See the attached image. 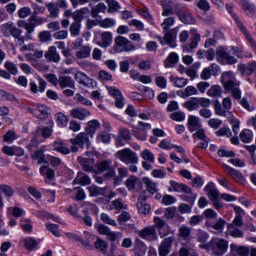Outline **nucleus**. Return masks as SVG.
Listing matches in <instances>:
<instances>
[{"label": "nucleus", "mask_w": 256, "mask_h": 256, "mask_svg": "<svg viewBox=\"0 0 256 256\" xmlns=\"http://www.w3.org/2000/svg\"><path fill=\"white\" fill-rule=\"evenodd\" d=\"M175 25V17H168L164 19L161 27L164 31V37L156 36V39L159 41L160 45H168L172 49L177 47V28L169 29Z\"/></svg>", "instance_id": "f257e3e1"}, {"label": "nucleus", "mask_w": 256, "mask_h": 256, "mask_svg": "<svg viewBox=\"0 0 256 256\" xmlns=\"http://www.w3.org/2000/svg\"><path fill=\"white\" fill-rule=\"evenodd\" d=\"M221 81L223 88L228 93L232 94V97L239 101L241 99V82L235 77L233 71L223 72L221 75Z\"/></svg>", "instance_id": "f03ea898"}, {"label": "nucleus", "mask_w": 256, "mask_h": 256, "mask_svg": "<svg viewBox=\"0 0 256 256\" xmlns=\"http://www.w3.org/2000/svg\"><path fill=\"white\" fill-rule=\"evenodd\" d=\"M201 249H208L214 256H223L229 249V241L221 238L212 239L206 245H200Z\"/></svg>", "instance_id": "7ed1b4c3"}, {"label": "nucleus", "mask_w": 256, "mask_h": 256, "mask_svg": "<svg viewBox=\"0 0 256 256\" xmlns=\"http://www.w3.org/2000/svg\"><path fill=\"white\" fill-rule=\"evenodd\" d=\"M4 37H13L18 45H24L25 37L22 35L23 30L13 25V22H7L2 25Z\"/></svg>", "instance_id": "20e7f679"}, {"label": "nucleus", "mask_w": 256, "mask_h": 256, "mask_svg": "<svg viewBox=\"0 0 256 256\" xmlns=\"http://www.w3.org/2000/svg\"><path fill=\"white\" fill-rule=\"evenodd\" d=\"M233 107V102L230 97H226L222 100V105L219 100H216L214 103L215 115L218 117H226V119H231L233 117V112L231 109Z\"/></svg>", "instance_id": "39448f33"}, {"label": "nucleus", "mask_w": 256, "mask_h": 256, "mask_svg": "<svg viewBox=\"0 0 256 256\" xmlns=\"http://www.w3.org/2000/svg\"><path fill=\"white\" fill-rule=\"evenodd\" d=\"M139 49V45H135L129 39L123 36H117L115 38L113 50L116 53H131V51H137Z\"/></svg>", "instance_id": "423d86ee"}, {"label": "nucleus", "mask_w": 256, "mask_h": 256, "mask_svg": "<svg viewBox=\"0 0 256 256\" xmlns=\"http://www.w3.org/2000/svg\"><path fill=\"white\" fill-rule=\"evenodd\" d=\"M91 135H89L86 132H80L78 135L75 136V138H71L69 141L71 143V151L72 153H77L80 149H89L91 147Z\"/></svg>", "instance_id": "0eeeda50"}, {"label": "nucleus", "mask_w": 256, "mask_h": 256, "mask_svg": "<svg viewBox=\"0 0 256 256\" xmlns=\"http://www.w3.org/2000/svg\"><path fill=\"white\" fill-rule=\"evenodd\" d=\"M226 10L228 11V13H230V15H232V19H234L237 27L240 29L241 33H243L244 37L250 43L252 49H254V51H256L255 39H253V36H251V34H249V31H247V27H245V25H243V22L240 21V19L237 16V14H235L233 12V6H231L229 4H226Z\"/></svg>", "instance_id": "6e6552de"}, {"label": "nucleus", "mask_w": 256, "mask_h": 256, "mask_svg": "<svg viewBox=\"0 0 256 256\" xmlns=\"http://www.w3.org/2000/svg\"><path fill=\"white\" fill-rule=\"evenodd\" d=\"M116 157L125 165H137L139 163V156L133 150L124 148L116 152Z\"/></svg>", "instance_id": "1a4fd4ad"}, {"label": "nucleus", "mask_w": 256, "mask_h": 256, "mask_svg": "<svg viewBox=\"0 0 256 256\" xmlns=\"http://www.w3.org/2000/svg\"><path fill=\"white\" fill-rule=\"evenodd\" d=\"M216 61L220 65H235L238 60L227 51V48L219 46L216 48Z\"/></svg>", "instance_id": "9d476101"}, {"label": "nucleus", "mask_w": 256, "mask_h": 256, "mask_svg": "<svg viewBox=\"0 0 256 256\" xmlns=\"http://www.w3.org/2000/svg\"><path fill=\"white\" fill-rule=\"evenodd\" d=\"M113 161L103 160L97 165V175L104 173V179L106 181H111L116 174L115 168L111 166Z\"/></svg>", "instance_id": "9b49d317"}, {"label": "nucleus", "mask_w": 256, "mask_h": 256, "mask_svg": "<svg viewBox=\"0 0 256 256\" xmlns=\"http://www.w3.org/2000/svg\"><path fill=\"white\" fill-rule=\"evenodd\" d=\"M122 231H135V222L131 220V215L127 211H122L117 218Z\"/></svg>", "instance_id": "f8f14e48"}, {"label": "nucleus", "mask_w": 256, "mask_h": 256, "mask_svg": "<svg viewBox=\"0 0 256 256\" xmlns=\"http://www.w3.org/2000/svg\"><path fill=\"white\" fill-rule=\"evenodd\" d=\"M154 227L155 229H158L161 239H164V237H167V235H171V233H173L171 226H169V224H167V222H165V220L159 216L154 217Z\"/></svg>", "instance_id": "ddd939ff"}, {"label": "nucleus", "mask_w": 256, "mask_h": 256, "mask_svg": "<svg viewBox=\"0 0 256 256\" xmlns=\"http://www.w3.org/2000/svg\"><path fill=\"white\" fill-rule=\"evenodd\" d=\"M75 81H77L79 85H83V87H88L89 89H95V87H97V82L81 71L75 74Z\"/></svg>", "instance_id": "4468645a"}, {"label": "nucleus", "mask_w": 256, "mask_h": 256, "mask_svg": "<svg viewBox=\"0 0 256 256\" xmlns=\"http://www.w3.org/2000/svg\"><path fill=\"white\" fill-rule=\"evenodd\" d=\"M27 111L38 119H47L49 117V108L45 105L36 104L33 108H28Z\"/></svg>", "instance_id": "2eb2a0df"}, {"label": "nucleus", "mask_w": 256, "mask_h": 256, "mask_svg": "<svg viewBox=\"0 0 256 256\" xmlns=\"http://www.w3.org/2000/svg\"><path fill=\"white\" fill-rule=\"evenodd\" d=\"M108 91L111 97H114L115 106L117 107V109H123V107H125V97H123V93H121V90H119L117 87L110 86L108 88Z\"/></svg>", "instance_id": "dca6fc26"}, {"label": "nucleus", "mask_w": 256, "mask_h": 256, "mask_svg": "<svg viewBox=\"0 0 256 256\" xmlns=\"http://www.w3.org/2000/svg\"><path fill=\"white\" fill-rule=\"evenodd\" d=\"M138 236L145 241H157V229L155 226H148L138 232Z\"/></svg>", "instance_id": "f3484780"}, {"label": "nucleus", "mask_w": 256, "mask_h": 256, "mask_svg": "<svg viewBox=\"0 0 256 256\" xmlns=\"http://www.w3.org/2000/svg\"><path fill=\"white\" fill-rule=\"evenodd\" d=\"M170 188L168 191H175L176 193H186V195H193V189L187 184L179 183L175 180H170Z\"/></svg>", "instance_id": "a211bd4d"}, {"label": "nucleus", "mask_w": 256, "mask_h": 256, "mask_svg": "<svg viewBox=\"0 0 256 256\" xmlns=\"http://www.w3.org/2000/svg\"><path fill=\"white\" fill-rule=\"evenodd\" d=\"M175 241V237L170 236L168 238H164L159 246V256H167L171 253V247L173 242Z\"/></svg>", "instance_id": "6ab92c4d"}, {"label": "nucleus", "mask_w": 256, "mask_h": 256, "mask_svg": "<svg viewBox=\"0 0 256 256\" xmlns=\"http://www.w3.org/2000/svg\"><path fill=\"white\" fill-rule=\"evenodd\" d=\"M223 169L227 171L228 175L236 181V183H245V176H243V173L241 171L227 165L223 164Z\"/></svg>", "instance_id": "aec40b11"}, {"label": "nucleus", "mask_w": 256, "mask_h": 256, "mask_svg": "<svg viewBox=\"0 0 256 256\" xmlns=\"http://www.w3.org/2000/svg\"><path fill=\"white\" fill-rule=\"evenodd\" d=\"M38 85L35 81L31 80L29 83L31 93H45V89H47V82L41 78L40 76L37 77Z\"/></svg>", "instance_id": "412c9836"}, {"label": "nucleus", "mask_w": 256, "mask_h": 256, "mask_svg": "<svg viewBox=\"0 0 256 256\" xmlns=\"http://www.w3.org/2000/svg\"><path fill=\"white\" fill-rule=\"evenodd\" d=\"M70 115L73 117V119H78V121H85L87 117H91V111L83 107H78L73 108L70 112Z\"/></svg>", "instance_id": "4be33fe9"}, {"label": "nucleus", "mask_w": 256, "mask_h": 256, "mask_svg": "<svg viewBox=\"0 0 256 256\" xmlns=\"http://www.w3.org/2000/svg\"><path fill=\"white\" fill-rule=\"evenodd\" d=\"M44 57L47 61L52 63H59V61H61V55L57 53V48L55 46H50Z\"/></svg>", "instance_id": "5701e85b"}, {"label": "nucleus", "mask_w": 256, "mask_h": 256, "mask_svg": "<svg viewBox=\"0 0 256 256\" xmlns=\"http://www.w3.org/2000/svg\"><path fill=\"white\" fill-rule=\"evenodd\" d=\"M238 71H240L242 75H253L256 71V61H252L248 64H239Z\"/></svg>", "instance_id": "b1692460"}, {"label": "nucleus", "mask_w": 256, "mask_h": 256, "mask_svg": "<svg viewBox=\"0 0 256 256\" xmlns=\"http://www.w3.org/2000/svg\"><path fill=\"white\" fill-rule=\"evenodd\" d=\"M230 253L232 255L249 256L250 250L247 246H239L237 244H230Z\"/></svg>", "instance_id": "393cba45"}, {"label": "nucleus", "mask_w": 256, "mask_h": 256, "mask_svg": "<svg viewBox=\"0 0 256 256\" xmlns=\"http://www.w3.org/2000/svg\"><path fill=\"white\" fill-rule=\"evenodd\" d=\"M72 183L73 185H81L82 187H85L91 185V177L83 172H78Z\"/></svg>", "instance_id": "a878e982"}, {"label": "nucleus", "mask_w": 256, "mask_h": 256, "mask_svg": "<svg viewBox=\"0 0 256 256\" xmlns=\"http://www.w3.org/2000/svg\"><path fill=\"white\" fill-rule=\"evenodd\" d=\"M208 197L210 201L213 202V206L217 211L222 209L223 203H221V200L219 199V190L217 188L208 192Z\"/></svg>", "instance_id": "bb28decb"}, {"label": "nucleus", "mask_w": 256, "mask_h": 256, "mask_svg": "<svg viewBox=\"0 0 256 256\" xmlns=\"http://www.w3.org/2000/svg\"><path fill=\"white\" fill-rule=\"evenodd\" d=\"M187 129L190 133H195L198 129H201V123H199V117L190 115L188 117Z\"/></svg>", "instance_id": "cd10ccee"}, {"label": "nucleus", "mask_w": 256, "mask_h": 256, "mask_svg": "<svg viewBox=\"0 0 256 256\" xmlns=\"http://www.w3.org/2000/svg\"><path fill=\"white\" fill-rule=\"evenodd\" d=\"M58 83L61 89H75V80L71 76H60Z\"/></svg>", "instance_id": "c85d7f7f"}, {"label": "nucleus", "mask_w": 256, "mask_h": 256, "mask_svg": "<svg viewBox=\"0 0 256 256\" xmlns=\"http://www.w3.org/2000/svg\"><path fill=\"white\" fill-rule=\"evenodd\" d=\"M179 63V55L176 52H171L164 60L165 69H171Z\"/></svg>", "instance_id": "c756f323"}, {"label": "nucleus", "mask_w": 256, "mask_h": 256, "mask_svg": "<svg viewBox=\"0 0 256 256\" xmlns=\"http://www.w3.org/2000/svg\"><path fill=\"white\" fill-rule=\"evenodd\" d=\"M99 127H101V124L97 120H90L87 122L85 132L90 135V139L95 137V133H97V129H99Z\"/></svg>", "instance_id": "7c9ffc66"}, {"label": "nucleus", "mask_w": 256, "mask_h": 256, "mask_svg": "<svg viewBox=\"0 0 256 256\" xmlns=\"http://www.w3.org/2000/svg\"><path fill=\"white\" fill-rule=\"evenodd\" d=\"M241 4L248 17H256V6L254 3H251L249 0H241Z\"/></svg>", "instance_id": "2f4dec72"}, {"label": "nucleus", "mask_w": 256, "mask_h": 256, "mask_svg": "<svg viewBox=\"0 0 256 256\" xmlns=\"http://www.w3.org/2000/svg\"><path fill=\"white\" fill-rule=\"evenodd\" d=\"M227 234L233 237V239H243L245 237V232L233 225H227Z\"/></svg>", "instance_id": "473e14b6"}, {"label": "nucleus", "mask_w": 256, "mask_h": 256, "mask_svg": "<svg viewBox=\"0 0 256 256\" xmlns=\"http://www.w3.org/2000/svg\"><path fill=\"white\" fill-rule=\"evenodd\" d=\"M78 163L86 173H91L93 171V160L79 156Z\"/></svg>", "instance_id": "72a5a7b5"}, {"label": "nucleus", "mask_w": 256, "mask_h": 256, "mask_svg": "<svg viewBox=\"0 0 256 256\" xmlns=\"http://www.w3.org/2000/svg\"><path fill=\"white\" fill-rule=\"evenodd\" d=\"M20 227L28 235L33 233V221L30 218H21Z\"/></svg>", "instance_id": "f704fd0d"}, {"label": "nucleus", "mask_w": 256, "mask_h": 256, "mask_svg": "<svg viewBox=\"0 0 256 256\" xmlns=\"http://www.w3.org/2000/svg\"><path fill=\"white\" fill-rule=\"evenodd\" d=\"M206 225L207 227H210V229L217 231V233H223L225 225H227V221H225L223 218H219L215 224H211L209 221H207Z\"/></svg>", "instance_id": "c9c22d12"}, {"label": "nucleus", "mask_w": 256, "mask_h": 256, "mask_svg": "<svg viewBox=\"0 0 256 256\" xmlns=\"http://www.w3.org/2000/svg\"><path fill=\"white\" fill-rule=\"evenodd\" d=\"M182 105L184 109H187V111H197V109H199V99L197 97H191Z\"/></svg>", "instance_id": "e433bc0d"}, {"label": "nucleus", "mask_w": 256, "mask_h": 256, "mask_svg": "<svg viewBox=\"0 0 256 256\" xmlns=\"http://www.w3.org/2000/svg\"><path fill=\"white\" fill-rule=\"evenodd\" d=\"M142 183H144L146 191H148L150 195H155V193H157V183L153 182L148 177H143Z\"/></svg>", "instance_id": "4c0bfd02"}, {"label": "nucleus", "mask_w": 256, "mask_h": 256, "mask_svg": "<svg viewBox=\"0 0 256 256\" xmlns=\"http://www.w3.org/2000/svg\"><path fill=\"white\" fill-rule=\"evenodd\" d=\"M89 13V8H81L80 10H76L73 14L72 17L74 19V23H80L85 19V15H88Z\"/></svg>", "instance_id": "58836bf2"}, {"label": "nucleus", "mask_w": 256, "mask_h": 256, "mask_svg": "<svg viewBox=\"0 0 256 256\" xmlns=\"http://www.w3.org/2000/svg\"><path fill=\"white\" fill-rule=\"evenodd\" d=\"M35 137H37L38 135H42V137L44 139H49V137H51V135H53V128L49 127V126H45V127H38L36 129V131L34 132Z\"/></svg>", "instance_id": "ea45409f"}, {"label": "nucleus", "mask_w": 256, "mask_h": 256, "mask_svg": "<svg viewBox=\"0 0 256 256\" xmlns=\"http://www.w3.org/2000/svg\"><path fill=\"white\" fill-rule=\"evenodd\" d=\"M54 151H57V153H61L62 155H69L70 153H73L71 147H67L63 142H54Z\"/></svg>", "instance_id": "a19ab883"}, {"label": "nucleus", "mask_w": 256, "mask_h": 256, "mask_svg": "<svg viewBox=\"0 0 256 256\" xmlns=\"http://www.w3.org/2000/svg\"><path fill=\"white\" fill-rule=\"evenodd\" d=\"M170 83H174V86H176L178 89H183V87H186L187 83H189V80L187 78H177L173 75L169 77Z\"/></svg>", "instance_id": "79ce46f5"}, {"label": "nucleus", "mask_w": 256, "mask_h": 256, "mask_svg": "<svg viewBox=\"0 0 256 256\" xmlns=\"http://www.w3.org/2000/svg\"><path fill=\"white\" fill-rule=\"evenodd\" d=\"M40 175L46 179H49V181H53V179H55V170L49 166H42L40 167Z\"/></svg>", "instance_id": "37998d69"}, {"label": "nucleus", "mask_w": 256, "mask_h": 256, "mask_svg": "<svg viewBox=\"0 0 256 256\" xmlns=\"http://www.w3.org/2000/svg\"><path fill=\"white\" fill-rule=\"evenodd\" d=\"M105 11H107V6L105 3L100 2L97 6H92L91 16L93 19H97V17H99V13H105Z\"/></svg>", "instance_id": "c03bdc74"}, {"label": "nucleus", "mask_w": 256, "mask_h": 256, "mask_svg": "<svg viewBox=\"0 0 256 256\" xmlns=\"http://www.w3.org/2000/svg\"><path fill=\"white\" fill-rule=\"evenodd\" d=\"M240 141L242 143H251L253 141V132L249 129H244L240 133Z\"/></svg>", "instance_id": "a18cd8bd"}, {"label": "nucleus", "mask_w": 256, "mask_h": 256, "mask_svg": "<svg viewBox=\"0 0 256 256\" xmlns=\"http://www.w3.org/2000/svg\"><path fill=\"white\" fill-rule=\"evenodd\" d=\"M94 247L101 253L105 254V253H107V248L109 247V244L107 243V241H105L101 238H97V240L94 243Z\"/></svg>", "instance_id": "49530a36"}, {"label": "nucleus", "mask_w": 256, "mask_h": 256, "mask_svg": "<svg viewBox=\"0 0 256 256\" xmlns=\"http://www.w3.org/2000/svg\"><path fill=\"white\" fill-rule=\"evenodd\" d=\"M87 189L90 193V197H99V195H105V191H107L106 188H101L97 186H90Z\"/></svg>", "instance_id": "de8ad7c7"}, {"label": "nucleus", "mask_w": 256, "mask_h": 256, "mask_svg": "<svg viewBox=\"0 0 256 256\" xmlns=\"http://www.w3.org/2000/svg\"><path fill=\"white\" fill-rule=\"evenodd\" d=\"M0 193H3L7 199H11V197L15 195V190H13V188L7 184H1Z\"/></svg>", "instance_id": "09e8293b"}, {"label": "nucleus", "mask_w": 256, "mask_h": 256, "mask_svg": "<svg viewBox=\"0 0 256 256\" xmlns=\"http://www.w3.org/2000/svg\"><path fill=\"white\" fill-rule=\"evenodd\" d=\"M207 95L209 97H221L223 95V88L219 85H214L207 91Z\"/></svg>", "instance_id": "8fccbe9b"}, {"label": "nucleus", "mask_w": 256, "mask_h": 256, "mask_svg": "<svg viewBox=\"0 0 256 256\" xmlns=\"http://www.w3.org/2000/svg\"><path fill=\"white\" fill-rule=\"evenodd\" d=\"M77 59H87V57H91V47L83 46L80 51L76 52Z\"/></svg>", "instance_id": "3c124183"}, {"label": "nucleus", "mask_w": 256, "mask_h": 256, "mask_svg": "<svg viewBox=\"0 0 256 256\" xmlns=\"http://www.w3.org/2000/svg\"><path fill=\"white\" fill-rule=\"evenodd\" d=\"M55 120L58 127H67V123H69V119L61 112L55 115Z\"/></svg>", "instance_id": "603ef678"}, {"label": "nucleus", "mask_w": 256, "mask_h": 256, "mask_svg": "<svg viewBox=\"0 0 256 256\" xmlns=\"http://www.w3.org/2000/svg\"><path fill=\"white\" fill-rule=\"evenodd\" d=\"M178 233H179V237L184 239V241H187V239H189V237H191V228L189 226L182 225L179 228Z\"/></svg>", "instance_id": "864d4df0"}, {"label": "nucleus", "mask_w": 256, "mask_h": 256, "mask_svg": "<svg viewBox=\"0 0 256 256\" xmlns=\"http://www.w3.org/2000/svg\"><path fill=\"white\" fill-rule=\"evenodd\" d=\"M179 19L181 23H184L185 25H195V17H193V14L187 11Z\"/></svg>", "instance_id": "5fc2aeb1"}, {"label": "nucleus", "mask_w": 256, "mask_h": 256, "mask_svg": "<svg viewBox=\"0 0 256 256\" xmlns=\"http://www.w3.org/2000/svg\"><path fill=\"white\" fill-rule=\"evenodd\" d=\"M134 247L136 251H139L141 255H145L147 253V245L141 239L136 238L134 242Z\"/></svg>", "instance_id": "6e6d98bb"}, {"label": "nucleus", "mask_w": 256, "mask_h": 256, "mask_svg": "<svg viewBox=\"0 0 256 256\" xmlns=\"http://www.w3.org/2000/svg\"><path fill=\"white\" fill-rule=\"evenodd\" d=\"M101 39H102L103 47H109V45L113 43V33L103 32L101 34Z\"/></svg>", "instance_id": "4d7b16f0"}, {"label": "nucleus", "mask_w": 256, "mask_h": 256, "mask_svg": "<svg viewBox=\"0 0 256 256\" xmlns=\"http://www.w3.org/2000/svg\"><path fill=\"white\" fill-rule=\"evenodd\" d=\"M108 4V13H117L121 9V5L116 0H106Z\"/></svg>", "instance_id": "13d9d810"}, {"label": "nucleus", "mask_w": 256, "mask_h": 256, "mask_svg": "<svg viewBox=\"0 0 256 256\" xmlns=\"http://www.w3.org/2000/svg\"><path fill=\"white\" fill-rule=\"evenodd\" d=\"M51 17H54V19H57L59 17V7L57 4L50 2L46 5Z\"/></svg>", "instance_id": "bf43d9fd"}, {"label": "nucleus", "mask_w": 256, "mask_h": 256, "mask_svg": "<svg viewBox=\"0 0 256 256\" xmlns=\"http://www.w3.org/2000/svg\"><path fill=\"white\" fill-rule=\"evenodd\" d=\"M185 118H186V115H185V112L183 111H176L170 114V119L172 121H176L177 123H181L185 121Z\"/></svg>", "instance_id": "052dcab7"}, {"label": "nucleus", "mask_w": 256, "mask_h": 256, "mask_svg": "<svg viewBox=\"0 0 256 256\" xmlns=\"http://www.w3.org/2000/svg\"><path fill=\"white\" fill-rule=\"evenodd\" d=\"M218 157H226L228 159H232L235 157V151L233 150H227L224 147H221L217 152Z\"/></svg>", "instance_id": "680f3d73"}, {"label": "nucleus", "mask_w": 256, "mask_h": 256, "mask_svg": "<svg viewBox=\"0 0 256 256\" xmlns=\"http://www.w3.org/2000/svg\"><path fill=\"white\" fill-rule=\"evenodd\" d=\"M124 185H126L128 191H135V186L137 185V176L128 177Z\"/></svg>", "instance_id": "e2e57ef3"}, {"label": "nucleus", "mask_w": 256, "mask_h": 256, "mask_svg": "<svg viewBox=\"0 0 256 256\" xmlns=\"http://www.w3.org/2000/svg\"><path fill=\"white\" fill-rule=\"evenodd\" d=\"M193 205H194V204H185V203H181V204L178 206V211H179V213H181V215H185V214L192 213V211H193Z\"/></svg>", "instance_id": "0e129e2a"}, {"label": "nucleus", "mask_w": 256, "mask_h": 256, "mask_svg": "<svg viewBox=\"0 0 256 256\" xmlns=\"http://www.w3.org/2000/svg\"><path fill=\"white\" fill-rule=\"evenodd\" d=\"M141 157L142 159H144V161H148L149 163H155V154H153V152H151V150L146 149L141 153Z\"/></svg>", "instance_id": "69168bd1"}, {"label": "nucleus", "mask_w": 256, "mask_h": 256, "mask_svg": "<svg viewBox=\"0 0 256 256\" xmlns=\"http://www.w3.org/2000/svg\"><path fill=\"white\" fill-rule=\"evenodd\" d=\"M38 39L40 43H49L51 41L52 36L50 31H41L38 34Z\"/></svg>", "instance_id": "338daca9"}, {"label": "nucleus", "mask_w": 256, "mask_h": 256, "mask_svg": "<svg viewBox=\"0 0 256 256\" xmlns=\"http://www.w3.org/2000/svg\"><path fill=\"white\" fill-rule=\"evenodd\" d=\"M5 143H13L17 139V133L13 130H9L7 133L4 134L3 137Z\"/></svg>", "instance_id": "774afa93"}]
</instances>
